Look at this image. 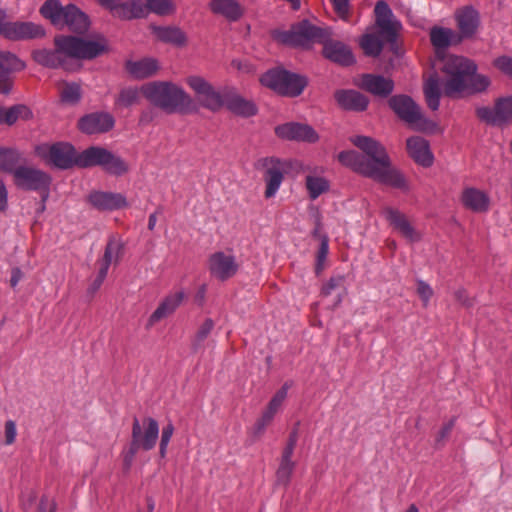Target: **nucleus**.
<instances>
[{"label": "nucleus", "instance_id": "31", "mask_svg": "<svg viewBox=\"0 0 512 512\" xmlns=\"http://www.w3.org/2000/svg\"><path fill=\"white\" fill-rule=\"evenodd\" d=\"M106 152L107 149L102 147H89L78 154L76 166L80 168L100 166L102 168Z\"/></svg>", "mask_w": 512, "mask_h": 512}, {"label": "nucleus", "instance_id": "32", "mask_svg": "<svg viewBox=\"0 0 512 512\" xmlns=\"http://www.w3.org/2000/svg\"><path fill=\"white\" fill-rule=\"evenodd\" d=\"M153 31L157 39L164 43L181 47L187 42L185 33L175 26L155 27Z\"/></svg>", "mask_w": 512, "mask_h": 512}, {"label": "nucleus", "instance_id": "26", "mask_svg": "<svg viewBox=\"0 0 512 512\" xmlns=\"http://www.w3.org/2000/svg\"><path fill=\"white\" fill-rule=\"evenodd\" d=\"M407 150L411 158L423 167H429L433 163V155L430 152L428 142L415 136L407 139Z\"/></svg>", "mask_w": 512, "mask_h": 512}, {"label": "nucleus", "instance_id": "42", "mask_svg": "<svg viewBox=\"0 0 512 512\" xmlns=\"http://www.w3.org/2000/svg\"><path fill=\"white\" fill-rule=\"evenodd\" d=\"M306 188L308 190L309 197L312 200H315L322 193L328 191L329 183L323 177L308 175L306 176Z\"/></svg>", "mask_w": 512, "mask_h": 512}, {"label": "nucleus", "instance_id": "36", "mask_svg": "<svg viewBox=\"0 0 512 512\" xmlns=\"http://www.w3.org/2000/svg\"><path fill=\"white\" fill-rule=\"evenodd\" d=\"M123 252V245L120 240L111 237L106 245L103 257L97 262L98 266L108 271L112 262H117Z\"/></svg>", "mask_w": 512, "mask_h": 512}, {"label": "nucleus", "instance_id": "53", "mask_svg": "<svg viewBox=\"0 0 512 512\" xmlns=\"http://www.w3.org/2000/svg\"><path fill=\"white\" fill-rule=\"evenodd\" d=\"M344 283V277L343 276H336L329 279L327 283H325L321 289V294L323 296H329L331 293L343 286Z\"/></svg>", "mask_w": 512, "mask_h": 512}, {"label": "nucleus", "instance_id": "21", "mask_svg": "<svg viewBox=\"0 0 512 512\" xmlns=\"http://www.w3.org/2000/svg\"><path fill=\"white\" fill-rule=\"evenodd\" d=\"M460 200L466 209L475 213L487 212L490 207L489 195L485 191L475 187L464 188Z\"/></svg>", "mask_w": 512, "mask_h": 512}, {"label": "nucleus", "instance_id": "45", "mask_svg": "<svg viewBox=\"0 0 512 512\" xmlns=\"http://www.w3.org/2000/svg\"><path fill=\"white\" fill-rule=\"evenodd\" d=\"M295 468L296 462L280 461L276 470V483L285 487L288 486Z\"/></svg>", "mask_w": 512, "mask_h": 512}, {"label": "nucleus", "instance_id": "39", "mask_svg": "<svg viewBox=\"0 0 512 512\" xmlns=\"http://www.w3.org/2000/svg\"><path fill=\"white\" fill-rule=\"evenodd\" d=\"M287 73L288 71L283 69H272L261 76L260 82L278 93L283 88L282 82L287 78Z\"/></svg>", "mask_w": 512, "mask_h": 512}, {"label": "nucleus", "instance_id": "56", "mask_svg": "<svg viewBox=\"0 0 512 512\" xmlns=\"http://www.w3.org/2000/svg\"><path fill=\"white\" fill-rule=\"evenodd\" d=\"M417 293L423 301L424 306L426 307L429 303V300L433 296L432 288L426 282L419 280L417 283Z\"/></svg>", "mask_w": 512, "mask_h": 512}, {"label": "nucleus", "instance_id": "22", "mask_svg": "<svg viewBox=\"0 0 512 512\" xmlns=\"http://www.w3.org/2000/svg\"><path fill=\"white\" fill-rule=\"evenodd\" d=\"M79 129L87 134L109 131L114 126V119L108 113H92L82 117Z\"/></svg>", "mask_w": 512, "mask_h": 512}, {"label": "nucleus", "instance_id": "49", "mask_svg": "<svg viewBox=\"0 0 512 512\" xmlns=\"http://www.w3.org/2000/svg\"><path fill=\"white\" fill-rule=\"evenodd\" d=\"M290 388L289 383H285L272 397L270 402L268 403L267 410L277 413L282 406L283 402L285 401L288 393V389Z\"/></svg>", "mask_w": 512, "mask_h": 512}, {"label": "nucleus", "instance_id": "63", "mask_svg": "<svg viewBox=\"0 0 512 512\" xmlns=\"http://www.w3.org/2000/svg\"><path fill=\"white\" fill-rule=\"evenodd\" d=\"M455 425V418L450 419L447 423L443 425L441 430L439 431L437 442L444 440L448 437L450 432L452 431L453 427Z\"/></svg>", "mask_w": 512, "mask_h": 512}, {"label": "nucleus", "instance_id": "46", "mask_svg": "<svg viewBox=\"0 0 512 512\" xmlns=\"http://www.w3.org/2000/svg\"><path fill=\"white\" fill-rule=\"evenodd\" d=\"M208 270L211 277L224 281V253L216 252L210 256Z\"/></svg>", "mask_w": 512, "mask_h": 512}, {"label": "nucleus", "instance_id": "40", "mask_svg": "<svg viewBox=\"0 0 512 512\" xmlns=\"http://www.w3.org/2000/svg\"><path fill=\"white\" fill-rule=\"evenodd\" d=\"M360 46L363 49L365 55L371 57H377L380 55L383 49V43L379 36L375 34H365L360 40Z\"/></svg>", "mask_w": 512, "mask_h": 512}, {"label": "nucleus", "instance_id": "16", "mask_svg": "<svg viewBox=\"0 0 512 512\" xmlns=\"http://www.w3.org/2000/svg\"><path fill=\"white\" fill-rule=\"evenodd\" d=\"M321 44H323L322 54L326 59L342 66H349L355 63V58L349 46L341 41L331 39L330 32L329 36L324 41H321Z\"/></svg>", "mask_w": 512, "mask_h": 512}, {"label": "nucleus", "instance_id": "27", "mask_svg": "<svg viewBox=\"0 0 512 512\" xmlns=\"http://www.w3.org/2000/svg\"><path fill=\"white\" fill-rule=\"evenodd\" d=\"M89 202L93 207L102 211L116 210L126 206L124 196L110 192H93L89 195Z\"/></svg>", "mask_w": 512, "mask_h": 512}, {"label": "nucleus", "instance_id": "35", "mask_svg": "<svg viewBox=\"0 0 512 512\" xmlns=\"http://www.w3.org/2000/svg\"><path fill=\"white\" fill-rule=\"evenodd\" d=\"M307 85L305 77L295 73L288 72L287 78L282 82V90H279V94L284 96L295 97L302 93Z\"/></svg>", "mask_w": 512, "mask_h": 512}, {"label": "nucleus", "instance_id": "48", "mask_svg": "<svg viewBox=\"0 0 512 512\" xmlns=\"http://www.w3.org/2000/svg\"><path fill=\"white\" fill-rule=\"evenodd\" d=\"M139 99V92L136 88H124L120 91L116 104L123 107H129L137 103Z\"/></svg>", "mask_w": 512, "mask_h": 512}, {"label": "nucleus", "instance_id": "61", "mask_svg": "<svg viewBox=\"0 0 512 512\" xmlns=\"http://www.w3.org/2000/svg\"><path fill=\"white\" fill-rule=\"evenodd\" d=\"M107 273H108V271H106L100 267L98 268L97 276L93 280V282L90 284V286L88 288V293L94 294L99 290V288L101 287V285L103 284V282L107 276Z\"/></svg>", "mask_w": 512, "mask_h": 512}, {"label": "nucleus", "instance_id": "5", "mask_svg": "<svg viewBox=\"0 0 512 512\" xmlns=\"http://www.w3.org/2000/svg\"><path fill=\"white\" fill-rule=\"evenodd\" d=\"M41 15L59 29L68 27L79 34L85 33L90 25L88 16L77 6H63L59 0H47L40 8Z\"/></svg>", "mask_w": 512, "mask_h": 512}, {"label": "nucleus", "instance_id": "24", "mask_svg": "<svg viewBox=\"0 0 512 512\" xmlns=\"http://www.w3.org/2000/svg\"><path fill=\"white\" fill-rule=\"evenodd\" d=\"M334 97L344 110L361 112L366 110L369 104L368 98L356 90H337Z\"/></svg>", "mask_w": 512, "mask_h": 512}, {"label": "nucleus", "instance_id": "30", "mask_svg": "<svg viewBox=\"0 0 512 512\" xmlns=\"http://www.w3.org/2000/svg\"><path fill=\"white\" fill-rule=\"evenodd\" d=\"M112 15L120 19L141 18L145 16V7L140 0H119Z\"/></svg>", "mask_w": 512, "mask_h": 512}, {"label": "nucleus", "instance_id": "11", "mask_svg": "<svg viewBox=\"0 0 512 512\" xmlns=\"http://www.w3.org/2000/svg\"><path fill=\"white\" fill-rule=\"evenodd\" d=\"M0 35L14 41L28 40L43 37L45 30L32 22L8 21L6 12L0 9Z\"/></svg>", "mask_w": 512, "mask_h": 512}, {"label": "nucleus", "instance_id": "17", "mask_svg": "<svg viewBox=\"0 0 512 512\" xmlns=\"http://www.w3.org/2000/svg\"><path fill=\"white\" fill-rule=\"evenodd\" d=\"M25 64L14 54L0 51V93L8 94L12 88L11 74L24 69Z\"/></svg>", "mask_w": 512, "mask_h": 512}, {"label": "nucleus", "instance_id": "10", "mask_svg": "<svg viewBox=\"0 0 512 512\" xmlns=\"http://www.w3.org/2000/svg\"><path fill=\"white\" fill-rule=\"evenodd\" d=\"M35 152L41 159L58 168L68 169L76 166L78 154L68 143L41 144L36 146Z\"/></svg>", "mask_w": 512, "mask_h": 512}, {"label": "nucleus", "instance_id": "37", "mask_svg": "<svg viewBox=\"0 0 512 512\" xmlns=\"http://www.w3.org/2000/svg\"><path fill=\"white\" fill-rule=\"evenodd\" d=\"M102 169L109 174L120 176L128 171V165L122 158L107 150Z\"/></svg>", "mask_w": 512, "mask_h": 512}, {"label": "nucleus", "instance_id": "44", "mask_svg": "<svg viewBox=\"0 0 512 512\" xmlns=\"http://www.w3.org/2000/svg\"><path fill=\"white\" fill-rule=\"evenodd\" d=\"M145 15L148 12L165 16L174 12V4L171 0H146L144 4Z\"/></svg>", "mask_w": 512, "mask_h": 512}, {"label": "nucleus", "instance_id": "60", "mask_svg": "<svg viewBox=\"0 0 512 512\" xmlns=\"http://www.w3.org/2000/svg\"><path fill=\"white\" fill-rule=\"evenodd\" d=\"M454 297L464 307L470 308L474 304L473 299L468 295L464 288H458L454 292Z\"/></svg>", "mask_w": 512, "mask_h": 512}, {"label": "nucleus", "instance_id": "1", "mask_svg": "<svg viewBox=\"0 0 512 512\" xmlns=\"http://www.w3.org/2000/svg\"><path fill=\"white\" fill-rule=\"evenodd\" d=\"M352 143L362 150L365 156L356 151H343L338 155L343 165L379 183L402 190L408 189L405 177L391 166L389 156L380 142L371 137L356 136Z\"/></svg>", "mask_w": 512, "mask_h": 512}, {"label": "nucleus", "instance_id": "34", "mask_svg": "<svg viewBox=\"0 0 512 512\" xmlns=\"http://www.w3.org/2000/svg\"><path fill=\"white\" fill-rule=\"evenodd\" d=\"M441 82L437 74L431 75L424 83L423 91L428 107L435 111L439 108Z\"/></svg>", "mask_w": 512, "mask_h": 512}, {"label": "nucleus", "instance_id": "20", "mask_svg": "<svg viewBox=\"0 0 512 512\" xmlns=\"http://www.w3.org/2000/svg\"><path fill=\"white\" fill-rule=\"evenodd\" d=\"M384 215L394 229L407 240L410 242H418L421 240V233L415 230L407 217L399 210L387 207L384 209Z\"/></svg>", "mask_w": 512, "mask_h": 512}, {"label": "nucleus", "instance_id": "15", "mask_svg": "<svg viewBox=\"0 0 512 512\" xmlns=\"http://www.w3.org/2000/svg\"><path fill=\"white\" fill-rule=\"evenodd\" d=\"M374 13L379 36L391 43V45H394L400 25L393 19V13L389 5L384 0L378 1L375 5Z\"/></svg>", "mask_w": 512, "mask_h": 512}, {"label": "nucleus", "instance_id": "4", "mask_svg": "<svg viewBox=\"0 0 512 512\" xmlns=\"http://www.w3.org/2000/svg\"><path fill=\"white\" fill-rule=\"evenodd\" d=\"M141 92L149 102L168 113H188L194 109L192 98L171 82H151L144 85Z\"/></svg>", "mask_w": 512, "mask_h": 512}, {"label": "nucleus", "instance_id": "19", "mask_svg": "<svg viewBox=\"0 0 512 512\" xmlns=\"http://www.w3.org/2000/svg\"><path fill=\"white\" fill-rule=\"evenodd\" d=\"M358 86L374 96L386 98L394 89L392 79L376 74H364Z\"/></svg>", "mask_w": 512, "mask_h": 512}, {"label": "nucleus", "instance_id": "18", "mask_svg": "<svg viewBox=\"0 0 512 512\" xmlns=\"http://www.w3.org/2000/svg\"><path fill=\"white\" fill-rule=\"evenodd\" d=\"M275 133L278 137L286 140L314 143L319 139L318 134L311 126L293 122L277 126Z\"/></svg>", "mask_w": 512, "mask_h": 512}, {"label": "nucleus", "instance_id": "64", "mask_svg": "<svg viewBox=\"0 0 512 512\" xmlns=\"http://www.w3.org/2000/svg\"><path fill=\"white\" fill-rule=\"evenodd\" d=\"M225 265H226L225 266L226 267L225 268L226 278L231 277L236 274V272L238 270V264L235 262L234 257L226 256V264Z\"/></svg>", "mask_w": 512, "mask_h": 512}, {"label": "nucleus", "instance_id": "23", "mask_svg": "<svg viewBox=\"0 0 512 512\" xmlns=\"http://www.w3.org/2000/svg\"><path fill=\"white\" fill-rule=\"evenodd\" d=\"M184 298L185 293L183 291H178L174 294L166 296L149 317L147 327H152L162 319L167 318L173 314L180 306Z\"/></svg>", "mask_w": 512, "mask_h": 512}, {"label": "nucleus", "instance_id": "25", "mask_svg": "<svg viewBox=\"0 0 512 512\" xmlns=\"http://www.w3.org/2000/svg\"><path fill=\"white\" fill-rule=\"evenodd\" d=\"M432 46L437 52L447 49L451 45L461 43V37L451 28L433 26L429 31Z\"/></svg>", "mask_w": 512, "mask_h": 512}, {"label": "nucleus", "instance_id": "3", "mask_svg": "<svg viewBox=\"0 0 512 512\" xmlns=\"http://www.w3.org/2000/svg\"><path fill=\"white\" fill-rule=\"evenodd\" d=\"M476 64L462 56L448 55L443 60L446 75L444 94L455 98L464 92H482L490 84L488 77L476 74Z\"/></svg>", "mask_w": 512, "mask_h": 512}, {"label": "nucleus", "instance_id": "29", "mask_svg": "<svg viewBox=\"0 0 512 512\" xmlns=\"http://www.w3.org/2000/svg\"><path fill=\"white\" fill-rule=\"evenodd\" d=\"M126 69L133 77L144 79L153 76L158 71L159 65L153 58H143L139 61H128Z\"/></svg>", "mask_w": 512, "mask_h": 512}, {"label": "nucleus", "instance_id": "14", "mask_svg": "<svg viewBox=\"0 0 512 512\" xmlns=\"http://www.w3.org/2000/svg\"><path fill=\"white\" fill-rule=\"evenodd\" d=\"M454 19L458 29L457 34L464 39H472L478 32L480 26V14L471 5L460 7L454 12Z\"/></svg>", "mask_w": 512, "mask_h": 512}, {"label": "nucleus", "instance_id": "6", "mask_svg": "<svg viewBox=\"0 0 512 512\" xmlns=\"http://www.w3.org/2000/svg\"><path fill=\"white\" fill-rule=\"evenodd\" d=\"M159 437V424L151 418L145 417L140 421L137 417L133 419L131 442L127 450L123 452V469L128 472L133 464L137 452L142 449L152 450Z\"/></svg>", "mask_w": 512, "mask_h": 512}, {"label": "nucleus", "instance_id": "2", "mask_svg": "<svg viewBox=\"0 0 512 512\" xmlns=\"http://www.w3.org/2000/svg\"><path fill=\"white\" fill-rule=\"evenodd\" d=\"M55 49H39L32 53L33 59L40 65L48 68L61 67L71 70V62L77 60H91L108 50V44L103 36L97 35L92 39H85L71 35H57L54 38Z\"/></svg>", "mask_w": 512, "mask_h": 512}, {"label": "nucleus", "instance_id": "55", "mask_svg": "<svg viewBox=\"0 0 512 512\" xmlns=\"http://www.w3.org/2000/svg\"><path fill=\"white\" fill-rule=\"evenodd\" d=\"M332 2L334 11L343 20L347 21L349 18V0H330Z\"/></svg>", "mask_w": 512, "mask_h": 512}, {"label": "nucleus", "instance_id": "33", "mask_svg": "<svg viewBox=\"0 0 512 512\" xmlns=\"http://www.w3.org/2000/svg\"><path fill=\"white\" fill-rule=\"evenodd\" d=\"M24 163L25 159L19 150L9 147H0V170L11 173L13 176L16 168Z\"/></svg>", "mask_w": 512, "mask_h": 512}, {"label": "nucleus", "instance_id": "9", "mask_svg": "<svg viewBox=\"0 0 512 512\" xmlns=\"http://www.w3.org/2000/svg\"><path fill=\"white\" fill-rule=\"evenodd\" d=\"M13 182L19 189L42 194L43 202L48 198L51 177L40 169L24 164L19 165L14 171Z\"/></svg>", "mask_w": 512, "mask_h": 512}, {"label": "nucleus", "instance_id": "52", "mask_svg": "<svg viewBox=\"0 0 512 512\" xmlns=\"http://www.w3.org/2000/svg\"><path fill=\"white\" fill-rule=\"evenodd\" d=\"M244 13L243 7L235 0H226V20L237 21Z\"/></svg>", "mask_w": 512, "mask_h": 512}, {"label": "nucleus", "instance_id": "28", "mask_svg": "<svg viewBox=\"0 0 512 512\" xmlns=\"http://www.w3.org/2000/svg\"><path fill=\"white\" fill-rule=\"evenodd\" d=\"M226 108L241 117H250L257 113L254 102L245 99L232 90L226 92Z\"/></svg>", "mask_w": 512, "mask_h": 512}, {"label": "nucleus", "instance_id": "7", "mask_svg": "<svg viewBox=\"0 0 512 512\" xmlns=\"http://www.w3.org/2000/svg\"><path fill=\"white\" fill-rule=\"evenodd\" d=\"M329 36V30L303 20L294 25L289 31L275 34V38L282 44L292 47L309 48L314 43H321Z\"/></svg>", "mask_w": 512, "mask_h": 512}, {"label": "nucleus", "instance_id": "38", "mask_svg": "<svg viewBox=\"0 0 512 512\" xmlns=\"http://www.w3.org/2000/svg\"><path fill=\"white\" fill-rule=\"evenodd\" d=\"M0 123L8 125L14 124L19 118L27 119L31 115V111L25 105H15L8 109L0 107Z\"/></svg>", "mask_w": 512, "mask_h": 512}, {"label": "nucleus", "instance_id": "12", "mask_svg": "<svg viewBox=\"0 0 512 512\" xmlns=\"http://www.w3.org/2000/svg\"><path fill=\"white\" fill-rule=\"evenodd\" d=\"M186 83L193 90L196 99L203 107L213 111L222 107L223 99L221 94L203 77L197 75L188 76Z\"/></svg>", "mask_w": 512, "mask_h": 512}, {"label": "nucleus", "instance_id": "50", "mask_svg": "<svg viewBox=\"0 0 512 512\" xmlns=\"http://www.w3.org/2000/svg\"><path fill=\"white\" fill-rule=\"evenodd\" d=\"M320 246L316 255V266L315 272L320 274L324 269V263L326 261L328 255V237L323 235L320 237Z\"/></svg>", "mask_w": 512, "mask_h": 512}, {"label": "nucleus", "instance_id": "57", "mask_svg": "<svg viewBox=\"0 0 512 512\" xmlns=\"http://www.w3.org/2000/svg\"><path fill=\"white\" fill-rule=\"evenodd\" d=\"M275 413L265 410L261 416V418L255 424V433L261 435L265 428L272 422Z\"/></svg>", "mask_w": 512, "mask_h": 512}, {"label": "nucleus", "instance_id": "13", "mask_svg": "<svg viewBox=\"0 0 512 512\" xmlns=\"http://www.w3.org/2000/svg\"><path fill=\"white\" fill-rule=\"evenodd\" d=\"M258 166L265 169V197L271 198L276 194L284 179L286 164L278 158L267 157L260 159L258 161Z\"/></svg>", "mask_w": 512, "mask_h": 512}, {"label": "nucleus", "instance_id": "47", "mask_svg": "<svg viewBox=\"0 0 512 512\" xmlns=\"http://www.w3.org/2000/svg\"><path fill=\"white\" fill-rule=\"evenodd\" d=\"M476 115L481 121H483L489 125L500 126L498 114H497L496 103L494 104L493 108L485 107V106L478 107L476 109Z\"/></svg>", "mask_w": 512, "mask_h": 512}, {"label": "nucleus", "instance_id": "43", "mask_svg": "<svg viewBox=\"0 0 512 512\" xmlns=\"http://www.w3.org/2000/svg\"><path fill=\"white\" fill-rule=\"evenodd\" d=\"M497 114L499 119V125H511L512 124V96L499 98L496 100Z\"/></svg>", "mask_w": 512, "mask_h": 512}, {"label": "nucleus", "instance_id": "59", "mask_svg": "<svg viewBox=\"0 0 512 512\" xmlns=\"http://www.w3.org/2000/svg\"><path fill=\"white\" fill-rule=\"evenodd\" d=\"M213 327H214V323L211 319H206L204 321V323L199 327V329L196 333V336H195V340H196L197 344L201 343L202 341H204L207 338V336L212 331Z\"/></svg>", "mask_w": 512, "mask_h": 512}, {"label": "nucleus", "instance_id": "8", "mask_svg": "<svg viewBox=\"0 0 512 512\" xmlns=\"http://www.w3.org/2000/svg\"><path fill=\"white\" fill-rule=\"evenodd\" d=\"M390 108L399 118L419 131H432L436 124L423 117L420 107L406 95H396L389 99Z\"/></svg>", "mask_w": 512, "mask_h": 512}, {"label": "nucleus", "instance_id": "58", "mask_svg": "<svg viewBox=\"0 0 512 512\" xmlns=\"http://www.w3.org/2000/svg\"><path fill=\"white\" fill-rule=\"evenodd\" d=\"M5 444L12 445L17 436L16 423L13 420H7L4 426Z\"/></svg>", "mask_w": 512, "mask_h": 512}, {"label": "nucleus", "instance_id": "62", "mask_svg": "<svg viewBox=\"0 0 512 512\" xmlns=\"http://www.w3.org/2000/svg\"><path fill=\"white\" fill-rule=\"evenodd\" d=\"M38 512H56V503L54 500L43 496L38 506Z\"/></svg>", "mask_w": 512, "mask_h": 512}, {"label": "nucleus", "instance_id": "54", "mask_svg": "<svg viewBox=\"0 0 512 512\" xmlns=\"http://www.w3.org/2000/svg\"><path fill=\"white\" fill-rule=\"evenodd\" d=\"M494 66L512 78V57L501 56L494 60Z\"/></svg>", "mask_w": 512, "mask_h": 512}, {"label": "nucleus", "instance_id": "41", "mask_svg": "<svg viewBox=\"0 0 512 512\" xmlns=\"http://www.w3.org/2000/svg\"><path fill=\"white\" fill-rule=\"evenodd\" d=\"M62 102L74 105L81 99V88L77 83L63 82L59 88Z\"/></svg>", "mask_w": 512, "mask_h": 512}, {"label": "nucleus", "instance_id": "51", "mask_svg": "<svg viewBox=\"0 0 512 512\" xmlns=\"http://www.w3.org/2000/svg\"><path fill=\"white\" fill-rule=\"evenodd\" d=\"M173 433H174V426L172 423H168L162 429L160 445H159V453L162 458H164L166 456L167 447H168V444L173 436Z\"/></svg>", "mask_w": 512, "mask_h": 512}]
</instances>
